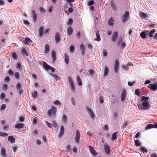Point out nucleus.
I'll list each match as a JSON object with an SVG mask.
<instances>
[{
  "label": "nucleus",
  "instance_id": "f257e3e1",
  "mask_svg": "<svg viewBox=\"0 0 157 157\" xmlns=\"http://www.w3.org/2000/svg\"><path fill=\"white\" fill-rule=\"evenodd\" d=\"M137 105L139 109H149L150 108L149 103L148 101L143 102L142 103L138 104Z\"/></svg>",
  "mask_w": 157,
  "mask_h": 157
},
{
  "label": "nucleus",
  "instance_id": "f03ea898",
  "mask_svg": "<svg viewBox=\"0 0 157 157\" xmlns=\"http://www.w3.org/2000/svg\"><path fill=\"white\" fill-rule=\"evenodd\" d=\"M57 110V108L56 107L52 106L48 111L47 112L48 115L49 117L51 116L55 117Z\"/></svg>",
  "mask_w": 157,
  "mask_h": 157
},
{
  "label": "nucleus",
  "instance_id": "7ed1b4c3",
  "mask_svg": "<svg viewBox=\"0 0 157 157\" xmlns=\"http://www.w3.org/2000/svg\"><path fill=\"white\" fill-rule=\"evenodd\" d=\"M43 67L46 70L51 69L52 72H54L55 71V69L54 68L48 65L45 62H44L43 63Z\"/></svg>",
  "mask_w": 157,
  "mask_h": 157
},
{
  "label": "nucleus",
  "instance_id": "20e7f679",
  "mask_svg": "<svg viewBox=\"0 0 157 157\" xmlns=\"http://www.w3.org/2000/svg\"><path fill=\"white\" fill-rule=\"evenodd\" d=\"M55 39L56 43H59L60 42L61 40V37L59 33L56 32L55 33Z\"/></svg>",
  "mask_w": 157,
  "mask_h": 157
},
{
  "label": "nucleus",
  "instance_id": "39448f33",
  "mask_svg": "<svg viewBox=\"0 0 157 157\" xmlns=\"http://www.w3.org/2000/svg\"><path fill=\"white\" fill-rule=\"evenodd\" d=\"M147 87L153 91H155L157 90V83L154 82L153 84H150Z\"/></svg>",
  "mask_w": 157,
  "mask_h": 157
},
{
  "label": "nucleus",
  "instance_id": "423d86ee",
  "mask_svg": "<svg viewBox=\"0 0 157 157\" xmlns=\"http://www.w3.org/2000/svg\"><path fill=\"white\" fill-rule=\"evenodd\" d=\"M119 68V63L117 59L115 60L114 62V69L115 72L117 73Z\"/></svg>",
  "mask_w": 157,
  "mask_h": 157
},
{
  "label": "nucleus",
  "instance_id": "0eeeda50",
  "mask_svg": "<svg viewBox=\"0 0 157 157\" xmlns=\"http://www.w3.org/2000/svg\"><path fill=\"white\" fill-rule=\"evenodd\" d=\"M80 136V132L78 130H77L76 132V135L75 138V141L77 144H78L79 142Z\"/></svg>",
  "mask_w": 157,
  "mask_h": 157
},
{
  "label": "nucleus",
  "instance_id": "6e6552de",
  "mask_svg": "<svg viewBox=\"0 0 157 157\" xmlns=\"http://www.w3.org/2000/svg\"><path fill=\"white\" fill-rule=\"evenodd\" d=\"M129 17V12L127 11L125 12L122 17V21L123 22H124L127 20V19Z\"/></svg>",
  "mask_w": 157,
  "mask_h": 157
},
{
  "label": "nucleus",
  "instance_id": "1a4fd4ad",
  "mask_svg": "<svg viewBox=\"0 0 157 157\" xmlns=\"http://www.w3.org/2000/svg\"><path fill=\"white\" fill-rule=\"evenodd\" d=\"M118 34L117 31H115L113 32L111 37L112 41L113 42H115L118 38Z\"/></svg>",
  "mask_w": 157,
  "mask_h": 157
},
{
  "label": "nucleus",
  "instance_id": "9d476101",
  "mask_svg": "<svg viewBox=\"0 0 157 157\" xmlns=\"http://www.w3.org/2000/svg\"><path fill=\"white\" fill-rule=\"evenodd\" d=\"M68 78L71 90L72 91H74L75 89L73 81L70 76L68 77Z\"/></svg>",
  "mask_w": 157,
  "mask_h": 157
},
{
  "label": "nucleus",
  "instance_id": "9b49d317",
  "mask_svg": "<svg viewBox=\"0 0 157 157\" xmlns=\"http://www.w3.org/2000/svg\"><path fill=\"white\" fill-rule=\"evenodd\" d=\"M126 93L124 89H123L121 95V99L122 101H124L125 99Z\"/></svg>",
  "mask_w": 157,
  "mask_h": 157
},
{
  "label": "nucleus",
  "instance_id": "f8f14e48",
  "mask_svg": "<svg viewBox=\"0 0 157 157\" xmlns=\"http://www.w3.org/2000/svg\"><path fill=\"white\" fill-rule=\"evenodd\" d=\"M62 121L63 123L64 124L67 123L68 121V117L65 114H64L62 115Z\"/></svg>",
  "mask_w": 157,
  "mask_h": 157
},
{
  "label": "nucleus",
  "instance_id": "ddd939ff",
  "mask_svg": "<svg viewBox=\"0 0 157 157\" xmlns=\"http://www.w3.org/2000/svg\"><path fill=\"white\" fill-rule=\"evenodd\" d=\"M104 148L105 152L107 155H109L110 152V148L107 144H105L104 145Z\"/></svg>",
  "mask_w": 157,
  "mask_h": 157
},
{
  "label": "nucleus",
  "instance_id": "4468645a",
  "mask_svg": "<svg viewBox=\"0 0 157 157\" xmlns=\"http://www.w3.org/2000/svg\"><path fill=\"white\" fill-rule=\"evenodd\" d=\"M64 131V126L63 125H61L60 127V129L59 133L58 136L59 137L61 138L62 137L63 135Z\"/></svg>",
  "mask_w": 157,
  "mask_h": 157
},
{
  "label": "nucleus",
  "instance_id": "2eb2a0df",
  "mask_svg": "<svg viewBox=\"0 0 157 157\" xmlns=\"http://www.w3.org/2000/svg\"><path fill=\"white\" fill-rule=\"evenodd\" d=\"M86 109L90 117L92 118H94V115L91 109L89 107H86Z\"/></svg>",
  "mask_w": 157,
  "mask_h": 157
},
{
  "label": "nucleus",
  "instance_id": "dca6fc26",
  "mask_svg": "<svg viewBox=\"0 0 157 157\" xmlns=\"http://www.w3.org/2000/svg\"><path fill=\"white\" fill-rule=\"evenodd\" d=\"M89 150L90 153L94 156H95L97 155V152L94 149L93 147L91 146H88Z\"/></svg>",
  "mask_w": 157,
  "mask_h": 157
},
{
  "label": "nucleus",
  "instance_id": "f3484780",
  "mask_svg": "<svg viewBox=\"0 0 157 157\" xmlns=\"http://www.w3.org/2000/svg\"><path fill=\"white\" fill-rule=\"evenodd\" d=\"M95 31L96 33V38H95L94 40L97 41H99L101 40L100 36L99 33V31L97 30H95Z\"/></svg>",
  "mask_w": 157,
  "mask_h": 157
},
{
  "label": "nucleus",
  "instance_id": "a211bd4d",
  "mask_svg": "<svg viewBox=\"0 0 157 157\" xmlns=\"http://www.w3.org/2000/svg\"><path fill=\"white\" fill-rule=\"evenodd\" d=\"M44 28L43 27H40L38 29V35L39 36L41 37L43 35Z\"/></svg>",
  "mask_w": 157,
  "mask_h": 157
},
{
  "label": "nucleus",
  "instance_id": "6ab92c4d",
  "mask_svg": "<svg viewBox=\"0 0 157 157\" xmlns=\"http://www.w3.org/2000/svg\"><path fill=\"white\" fill-rule=\"evenodd\" d=\"M50 50V48L49 45L48 44H46L44 46V53L45 54H47Z\"/></svg>",
  "mask_w": 157,
  "mask_h": 157
},
{
  "label": "nucleus",
  "instance_id": "aec40b11",
  "mask_svg": "<svg viewBox=\"0 0 157 157\" xmlns=\"http://www.w3.org/2000/svg\"><path fill=\"white\" fill-rule=\"evenodd\" d=\"M1 155L3 157H6V151L5 148H2L0 152Z\"/></svg>",
  "mask_w": 157,
  "mask_h": 157
},
{
  "label": "nucleus",
  "instance_id": "412c9836",
  "mask_svg": "<svg viewBox=\"0 0 157 157\" xmlns=\"http://www.w3.org/2000/svg\"><path fill=\"white\" fill-rule=\"evenodd\" d=\"M73 32V29L72 28L69 26L67 28V33L68 36L71 35Z\"/></svg>",
  "mask_w": 157,
  "mask_h": 157
},
{
  "label": "nucleus",
  "instance_id": "4be33fe9",
  "mask_svg": "<svg viewBox=\"0 0 157 157\" xmlns=\"http://www.w3.org/2000/svg\"><path fill=\"white\" fill-rule=\"evenodd\" d=\"M15 138L12 136H8V140L11 143L13 144L15 142Z\"/></svg>",
  "mask_w": 157,
  "mask_h": 157
},
{
  "label": "nucleus",
  "instance_id": "5701e85b",
  "mask_svg": "<svg viewBox=\"0 0 157 157\" xmlns=\"http://www.w3.org/2000/svg\"><path fill=\"white\" fill-rule=\"evenodd\" d=\"M149 31H144L142 32L140 34L141 37L143 39H144L146 38L147 35V33L146 32H148Z\"/></svg>",
  "mask_w": 157,
  "mask_h": 157
},
{
  "label": "nucleus",
  "instance_id": "b1692460",
  "mask_svg": "<svg viewBox=\"0 0 157 157\" xmlns=\"http://www.w3.org/2000/svg\"><path fill=\"white\" fill-rule=\"evenodd\" d=\"M140 16L142 18H147L148 17V15L146 13L141 12L140 13Z\"/></svg>",
  "mask_w": 157,
  "mask_h": 157
},
{
  "label": "nucleus",
  "instance_id": "393cba45",
  "mask_svg": "<svg viewBox=\"0 0 157 157\" xmlns=\"http://www.w3.org/2000/svg\"><path fill=\"white\" fill-rule=\"evenodd\" d=\"M32 14L33 17V21L35 22H36V21L37 15L36 14L34 10H32Z\"/></svg>",
  "mask_w": 157,
  "mask_h": 157
},
{
  "label": "nucleus",
  "instance_id": "a878e982",
  "mask_svg": "<svg viewBox=\"0 0 157 157\" xmlns=\"http://www.w3.org/2000/svg\"><path fill=\"white\" fill-rule=\"evenodd\" d=\"M155 29H153L151 31L149 32L148 33V35L150 37H152L154 39V35H153V34L155 32Z\"/></svg>",
  "mask_w": 157,
  "mask_h": 157
},
{
  "label": "nucleus",
  "instance_id": "bb28decb",
  "mask_svg": "<svg viewBox=\"0 0 157 157\" xmlns=\"http://www.w3.org/2000/svg\"><path fill=\"white\" fill-rule=\"evenodd\" d=\"M118 132H116L113 133L112 135V140H114L117 139V135L118 133Z\"/></svg>",
  "mask_w": 157,
  "mask_h": 157
},
{
  "label": "nucleus",
  "instance_id": "cd10ccee",
  "mask_svg": "<svg viewBox=\"0 0 157 157\" xmlns=\"http://www.w3.org/2000/svg\"><path fill=\"white\" fill-rule=\"evenodd\" d=\"M52 61L53 62H54L56 60V52L55 51H52Z\"/></svg>",
  "mask_w": 157,
  "mask_h": 157
},
{
  "label": "nucleus",
  "instance_id": "c85d7f7f",
  "mask_svg": "<svg viewBox=\"0 0 157 157\" xmlns=\"http://www.w3.org/2000/svg\"><path fill=\"white\" fill-rule=\"evenodd\" d=\"M69 57L68 56L66 53L64 54V61L66 63L68 64L69 63Z\"/></svg>",
  "mask_w": 157,
  "mask_h": 157
},
{
  "label": "nucleus",
  "instance_id": "c756f323",
  "mask_svg": "<svg viewBox=\"0 0 157 157\" xmlns=\"http://www.w3.org/2000/svg\"><path fill=\"white\" fill-rule=\"evenodd\" d=\"M24 127V124L22 123H19L17 124L15 126V128L18 129L22 128Z\"/></svg>",
  "mask_w": 157,
  "mask_h": 157
},
{
  "label": "nucleus",
  "instance_id": "7c9ffc66",
  "mask_svg": "<svg viewBox=\"0 0 157 157\" xmlns=\"http://www.w3.org/2000/svg\"><path fill=\"white\" fill-rule=\"evenodd\" d=\"M77 80L78 82V83L79 86L82 85V80L80 78V76L78 75L77 76Z\"/></svg>",
  "mask_w": 157,
  "mask_h": 157
},
{
  "label": "nucleus",
  "instance_id": "2f4dec72",
  "mask_svg": "<svg viewBox=\"0 0 157 157\" xmlns=\"http://www.w3.org/2000/svg\"><path fill=\"white\" fill-rule=\"evenodd\" d=\"M109 72V68L107 66H105V67L104 72V76H107Z\"/></svg>",
  "mask_w": 157,
  "mask_h": 157
},
{
  "label": "nucleus",
  "instance_id": "473e14b6",
  "mask_svg": "<svg viewBox=\"0 0 157 157\" xmlns=\"http://www.w3.org/2000/svg\"><path fill=\"white\" fill-rule=\"evenodd\" d=\"M129 123V121H128L126 120H124V123L121 124V128L122 129L125 128L127 125V124H128Z\"/></svg>",
  "mask_w": 157,
  "mask_h": 157
},
{
  "label": "nucleus",
  "instance_id": "72a5a7b5",
  "mask_svg": "<svg viewBox=\"0 0 157 157\" xmlns=\"http://www.w3.org/2000/svg\"><path fill=\"white\" fill-rule=\"evenodd\" d=\"M21 53L22 55L24 56H28V55L25 48L22 49L21 51Z\"/></svg>",
  "mask_w": 157,
  "mask_h": 157
},
{
  "label": "nucleus",
  "instance_id": "f704fd0d",
  "mask_svg": "<svg viewBox=\"0 0 157 157\" xmlns=\"http://www.w3.org/2000/svg\"><path fill=\"white\" fill-rule=\"evenodd\" d=\"M80 49L82 51V54L83 55H84L85 52V47L83 44H81L80 45Z\"/></svg>",
  "mask_w": 157,
  "mask_h": 157
},
{
  "label": "nucleus",
  "instance_id": "c9c22d12",
  "mask_svg": "<svg viewBox=\"0 0 157 157\" xmlns=\"http://www.w3.org/2000/svg\"><path fill=\"white\" fill-rule=\"evenodd\" d=\"M73 23V21L71 18H69L67 23V25L69 26H71Z\"/></svg>",
  "mask_w": 157,
  "mask_h": 157
},
{
  "label": "nucleus",
  "instance_id": "e433bc0d",
  "mask_svg": "<svg viewBox=\"0 0 157 157\" xmlns=\"http://www.w3.org/2000/svg\"><path fill=\"white\" fill-rule=\"evenodd\" d=\"M66 151L67 152H69L71 151L72 149L71 146L70 144H68L66 147Z\"/></svg>",
  "mask_w": 157,
  "mask_h": 157
},
{
  "label": "nucleus",
  "instance_id": "4c0bfd02",
  "mask_svg": "<svg viewBox=\"0 0 157 157\" xmlns=\"http://www.w3.org/2000/svg\"><path fill=\"white\" fill-rule=\"evenodd\" d=\"M154 126H153V124H148L146 126L145 130H147L150 129L152 128H154Z\"/></svg>",
  "mask_w": 157,
  "mask_h": 157
},
{
  "label": "nucleus",
  "instance_id": "58836bf2",
  "mask_svg": "<svg viewBox=\"0 0 157 157\" xmlns=\"http://www.w3.org/2000/svg\"><path fill=\"white\" fill-rule=\"evenodd\" d=\"M114 20L112 17H111L108 21V24L110 26H113L114 23Z\"/></svg>",
  "mask_w": 157,
  "mask_h": 157
},
{
  "label": "nucleus",
  "instance_id": "ea45409f",
  "mask_svg": "<svg viewBox=\"0 0 157 157\" xmlns=\"http://www.w3.org/2000/svg\"><path fill=\"white\" fill-rule=\"evenodd\" d=\"M12 56L14 60H16L17 59V55L16 52H13L12 53Z\"/></svg>",
  "mask_w": 157,
  "mask_h": 157
},
{
  "label": "nucleus",
  "instance_id": "a19ab883",
  "mask_svg": "<svg viewBox=\"0 0 157 157\" xmlns=\"http://www.w3.org/2000/svg\"><path fill=\"white\" fill-rule=\"evenodd\" d=\"M8 89V86L7 84H3L2 87V89L3 90H6Z\"/></svg>",
  "mask_w": 157,
  "mask_h": 157
},
{
  "label": "nucleus",
  "instance_id": "79ce46f5",
  "mask_svg": "<svg viewBox=\"0 0 157 157\" xmlns=\"http://www.w3.org/2000/svg\"><path fill=\"white\" fill-rule=\"evenodd\" d=\"M8 136V134L6 133L0 132V136L2 137H6Z\"/></svg>",
  "mask_w": 157,
  "mask_h": 157
},
{
  "label": "nucleus",
  "instance_id": "37998d69",
  "mask_svg": "<svg viewBox=\"0 0 157 157\" xmlns=\"http://www.w3.org/2000/svg\"><path fill=\"white\" fill-rule=\"evenodd\" d=\"M16 68L17 69H20L22 68V67L21 65V63H19L18 62L16 66Z\"/></svg>",
  "mask_w": 157,
  "mask_h": 157
},
{
  "label": "nucleus",
  "instance_id": "c03bdc74",
  "mask_svg": "<svg viewBox=\"0 0 157 157\" xmlns=\"http://www.w3.org/2000/svg\"><path fill=\"white\" fill-rule=\"evenodd\" d=\"M111 6L114 11H117V8L115 6L114 4L113 3H111Z\"/></svg>",
  "mask_w": 157,
  "mask_h": 157
},
{
  "label": "nucleus",
  "instance_id": "a18cd8bd",
  "mask_svg": "<svg viewBox=\"0 0 157 157\" xmlns=\"http://www.w3.org/2000/svg\"><path fill=\"white\" fill-rule=\"evenodd\" d=\"M15 78L17 79H19L20 78L19 73L18 72H16L14 74Z\"/></svg>",
  "mask_w": 157,
  "mask_h": 157
},
{
  "label": "nucleus",
  "instance_id": "49530a36",
  "mask_svg": "<svg viewBox=\"0 0 157 157\" xmlns=\"http://www.w3.org/2000/svg\"><path fill=\"white\" fill-rule=\"evenodd\" d=\"M16 87L17 90H20L22 88L21 85L20 83H17L16 85Z\"/></svg>",
  "mask_w": 157,
  "mask_h": 157
},
{
  "label": "nucleus",
  "instance_id": "de8ad7c7",
  "mask_svg": "<svg viewBox=\"0 0 157 157\" xmlns=\"http://www.w3.org/2000/svg\"><path fill=\"white\" fill-rule=\"evenodd\" d=\"M6 96V94L3 93H1L0 95V98L1 100H3Z\"/></svg>",
  "mask_w": 157,
  "mask_h": 157
},
{
  "label": "nucleus",
  "instance_id": "09e8293b",
  "mask_svg": "<svg viewBox=\"0 0 157 157\" xmlns=\"http://www.w3.org/2000/svg\"><path fill=\"white\" fill-rule=\"evenodd\" d=\"M19 120L21 122H23L25 119V117L23 116H21L19 117Z\"/></svg>",
  "mask_w": 157,
  "mask_h": 157
},
{
  "label": "nucleus",
  "instance_id": "8fccbe9b",
  "mask_svg": "<svg viewBox=\"0 0 157 157\" xmlns=\"http://www.w3.org/2000/svg\"><path fill=\"white\" fill-rule=\"evenodd\" d=\"M37 93L36 91H35L32 93V95L33 97V98H36V97L37 95Z\"/></svg>",
  "mask_w": 157,
  "mask_h": 157
},
{
  "label": "nucleus",
  "instance_id": "3c124183",
  "mask_svg": "<svg viewBox=\"0 0 157 157\" xmlns=\"http://www.w3.org/2000/svg\"><path fill=\"white\" fill-rule=\"evenodd\" d=\"M135 94L138 96H140V90L138 89H136L135 91Z\"/></svg>",
  "mask_w": 157,
  "mask_h": 157
},
{
  "label": "nucleus",
  "instance_id": "603ef678",
  "mask_svg": "<svg viewBox=\"0 0 157 157\" xmlns=\"http://www.w3.org/2000/svg\"><path fill=\"white\" fill-rule=\"evenodd\" d=\"M121 48L122 49H124L126 46V44L124 42H123L121 44Z\"/></svg>",
  "mask_w": 157,
  "mask_h": 157
},
{
  "label": "nucleus",
  "instance_id": "864d4df0",
  "mask_svg": "<svg viewBox=\"0 0 157 157\" xmlns=\"http://www.w3.org/2000/svg\"><path fill=\"white\" fill-rule=\"evenodd\" d=\"M8 74L10 76H13L14 75V73L12 70L10 69L9 70L8 72Z\"/></svg>",
  "mask_w": 157,
  "mask_h": 157
},
{
  "label": "nucleus",
  "instance_id": "5fc2aeb1",
  "mask_svg": "<svg viewBox=\"0 0 157 157\" xmlns=\"http://www.w3.org/2000/svg\"><path fill=\"white\" fill-rule=\"evenodd\" d=\"M135 144L137 146H140L141 144L139 141L138 140H135Z\"/></svg>",
  "mask_w": 157,
  "mask_h": 157
},
{
  "label": "nucleus",
  "instance_id": "6e6d98bb",
  "mask_svg": "<svg viewBox=\"0 0 157 157\" xmlns=\"http://www.w3.org/2000/svg\"><path fill=\"white\" fill-rule=\"evenodd\" d=\"M10 80V77L9 76H6L4 78V81L6 83L8 82Z\"/></svg>",
  "mask_w": 157,
  "mask_h": 157
},
{
  "label": "nucleus",
  "instance_id": "4d7b16f0",
  "mask_svg": "<svg viewBox=\"0 0 157 157\" xmlns=\"http://www.w3.org/2000/svg\"><path fill=\"white\" fill-rule=\"evenodd\" d=\"M122 68L124 70L126 71H127L129 69V68L127 65H123L122 67Z\"/></svg>",
  "mask_w": 157,
  "mask_h": 157
},
{
  "label": "nucleus",
  "instance_id": "13d9d810",
  "mask_svg": "<svg viewBox=\"0 0 157 157\" xmlns=\"http://www.w3.org/2000/svg\"><path fill=\"white\" fill-rule=\"evenodd\" d=\"M140 150L143 152H145L146 153L148 151V150L147 149L145 148V147H142L140 148Z\"/></svg>",
  "mask_w": 157,
  "mask_h": 157
},
{
  "label": "nucleus",
  "instance_id": "bf43d9fd",
  "mask_svg": "<svg viewBox=\"0 0 157 157\" xmlns=\"http://www.w3.org/2000/svg\"><path fill=\"white\" fill-rule=\"evenodd\" d=\"M50 30V28L46 29L44 31V33L48 35L49 34V31Z\"/></svg>",
  "mask_w": 157,
  "mask_h": 157
},
{
  "label": "nucleus",
  "instance_id": "052dcab7",
  "mask_svg": "<svg viewBox=\"0 0 157 157\" xmlns=\"http://www.w3.org/2000/svg\"><path fill=\"white\" fill-rule=\"evenodd\" d=\"M75 47L73 45H71L70 47V51L71 52H73L75 50Z\"/></svg>",
  "mask_w": 157,
  "mask_h": 157
},
{
  "label": "nucleus",
  "instance_id": "680f3d73",
  "mask_svg": "<svg viewBox=\"0 0 157 157\" xmlns=\"http://www.w3.org/2000/svg\"><path fill=\"white\" fill-rule=\"evenodd\" d=\"M149 99V97H147L145 96H142V99L143 101H147Z\"/></svg>",
  "mask_w": 157,
  "mask_h": 157
},
{
  "label": "nucleus",
  "instance_id": "e2e57ef3",
  "mask_svg": "<svg viewBox=\"0 0 157 157\" xmlns=\"http://www.w3.org/2000/svg\"><path fill=\"white\" fill-rule=\"evenodd\" d=\"M103 56H107V50L105 49H104L103 50Z\"/></svg>",
  "mask_w": 157,
  "mask_h": 157
},
{
  "label": "nucleus",
  "instance_id": "0e129e2a",
  "mask_svg": "<svg viewBox=\"0 0 157 157\" xmlns=\"http://www.w3.org/2000/svg\"><path fill=\"white\" fill-rule=\"evenodd\" d=\"M94 4V0H91L88 3V5L89 6H91L93 5Z\"/></svg>",
  "mask_w": 157,
  "mask_h": 157
},
{
  "label": "nucleus",
  "instance_id": "69168bd1",
  "mask_svg": "<svg viewBox=\"0 0 157 157\" xmlns=\"http://www.w3.org/2000/svg\"><path fill=\"white\" fill-rule=\"evenodd\" d=\"M39 10L41 13H44L45 10L44 8L40 7L39 8Z\"/></svg>",
  "mask_w": 157,
  "mask_h": 157
},
{
  "label": "nucleus",
  "instance_id": "338daca9",
  "mask_svg": "<svg viewBox=\"0 0 157 157\" xmlns=\"http://www.w3.org/2000/svg\"><path fill=\"white\" fill-rule=\"evenodd\" d=\"M135 83V81H133L131 82H128V85L130 86H131L133 85Z\"/></svg>",
  "mask_w": 157,
  "mask_h": 157
},
{
  "label": "nucleus",
  "instance_id": "774afa93",
  "mask_svg": "<svg viewBox=\"0 0 157 157\" xmlns=\"http://www.w3.org/2000/svg\"><path fill=\"white\" fill-rule=\"evenodd\" d=\"M6 105L5 104H2L1 106L0 109L1 110H3L6 108Z\"/></svg>",
  "mask_w": 157,
  "mask_h": 157
}]
</instances>
